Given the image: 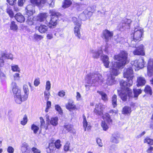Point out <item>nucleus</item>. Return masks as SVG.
Returning a JSON list of instances; mask_svg holds the SVG:
<instances>
[{
	"label": "nucleus",
	"instance_id": "f257e3e1",
	"mask_svg": "<svg viewBox=\"0 0 153 153\" xmlns=\"http://www.w3.org/2000/svg\"><path fill=\"white\" fill-rule=\"evenodd\" d=\"M13 87L12 91L14 94V100L15 102L19 104H21L22 101L26 100L27 98L29 89L28 86L24 85L23 86L24 94H22L21 91L15 82L12 83Z\"/></svg>",
	"mask_w": 153,
	"mask_h": 153
},
{
	"label": "nucleus",
	"instance_id": "f03ea898",
	"mask_svg": "<svg viewBox=\"0 0 153 153\" xmlns=\"http://www.w3.org/2000/svg\"><path fill=\"white\" fill-rule=\"evenodd\" d=\"M85 80L87 83L97 86L103 82L104 79L101 74L96 72L88 74Z\"/></svg>",
	"mask_w": 153,
	"mask_h": 153
},
{
	"label": "nucleus",
	"instance_id": "7ed1b4c3",
	"mask_svg": "<svg viewBox=\"0 0 153 153\" xmlns=\"http://www.w3.org/2000/svg\"><path fill=\"white\" fill-rule=\"evenodd\" d=\"M114 59L118 61L116 62L119 63L120 67L121 66L124 67L129 62L128 59V53L125 51H121L119 54L114 56Z\"/></svg>",
	"mask_w": 153,
	"mask_h": 153
},
{
	"label": "nucleus",
	"instance_id": "20e7f679",
	"mask_svg": "<svg viewBox=\"0 0 153 153\" xmlns=\"http://www.w3.org/2000/svg\"><path fill=\"white\" fill-rule=\"evenodd\" d=\"M143 29L140 27H135L134 33L133 34V40L131 42L130 46L132 47H136V45L135 42L137 41H140L141 40V37L143 33Z\"/></svg>",
	"mask_w": 153,
	"mask_h": 153
},
{
	"label": "nucleus",
	"instance_id": "39448f33",
	"mask_svg": "<svg viewBox=\"0 0 153 153\" xmlns=\"http://www.w3.org/2000/svg\"><path fill=\"white\" fill-rule=\"evenodd\" d=\"M119 63L115 61L112 62L110 65V73L108 74L115 77L118 76L120 73L119 69L122 68L124 67L123 66H119Z\"/></svg>",
	"mask_w": 153,
	"mask_h": 153
},
{
	"label": "nucleus",
	"instance_id": "423d86ee",
	"mask_svg": "<svg viewBox=\"0 0 153 153\" xmlns=\"http://www.w3.org/2000/svg\"><path fill=\"white\" fill-rule=\"evenodd\" d=\"M133 68L132 67H130L128 68H125L124 70L123 76L128 80L130 85H132L133 83L132 79L134 77Z\"/></svg>",
	"mask_w": 153,
	"mask_h": 153
},
{
	"label": "nucleus",
	"instance_id": "0eeeda50",
	"mask_svg": "<svg viewBox=\"0 0 153 153\" xmlns=\"http://www.w3.org/2000/svg\"><path fill=\"white\" fill-rule=\"evenodd\" d=\"M104 121H102L101 126L104 131H106L108 128V126L105 121H107L108 123H111L112 120L111 119L110 115L108 113L105 114L103 116Z\"/></svg>",
	"mask_w": 153,
	"mask_h": 153
},
{
	"label": "nucleus",
	"instance_id": "6e6552de",
	"mask_svg": "<svg viewBox=\"0 0 153 153\" xmlns=\"http://www.w3.org/2000/svg\"><path fill=\"white\" fill-rule=\"evenodd\" d=\"M127 82L121 80L120 82V86L121 87V90H126L127 91H128V95L129 96H131L132 92L131 90L129 89L128 87H130L132 85H130L129 84L128 80L127 79Z\"/></svg>",
	"mask_w": 153,
	"mask_h": 153
},
{
	"label": "nucleus",
	"instance_id": "1a4fd4ad",
	"mask_svg": "<svg viewBox=\"0 0 153 153\" xmlns=\"http://www.w3.org/2000/svg\"><path fill=\"white\" fill-rule=\"evenodd\" d=\"M132 67L135 68L134 67L137 68L138 70L139 68H142L144 67V61L143 58L139 59L138 60L133 61L131 62Z\"/></svg>",
	"mask_w": 153,
	"mask_h": 153
},
{
	"label": "nucleus",
	"instance_id": "9d476101",
	"mask_svg": "<svg viewBox=\"0 0 153 153\" xmlns=\"http://www.w3.org/2000/svg\"><path fill=\"white\" fill-rule=\"evenodd\" d=\"M102 48L101 47L98 49L94 50L93 49H91L90 50V52L92 54V57L94 58L97 59L101 55L102 53Z\"/></svg>",
	"mask_w": 153,
	"mask_h": 153
},
{
	"label": "nucleus",
	"instance_id": "9b49d317",
	"mask_svg": "<svg viewBox=\"0 0 153 153\" xmlns=\"http://www.w3.org/2000/svg\"><path fill=\"white\" fill-rule=\"evenodd\" d=\"M105 108V106L99 103L96 105L94 112L96 114L101 116L103 114V110Z\"/></svg>",
	"mask_w": 153,
	"mask_h": 153
},
{
	"label": "nucleus",
	"instance_id": "f8f14e48",
	"mask_svg": "<svg viewBox=\"0 0 153 153\" xmlns=\"http://www.w3.org/2000/svg\"><path fill=\"white\" fill-rule=\"evenodd\" d=\"M58 18L57 16H55L53 17H51L50 20L46 19L45 23L48 24L49 27L51 28L52 26H55L57 24Z\"/></svg>",
	"mask_w": 153,
	"mask_h": 153
},
{
	"label": "nucleus",
	"instance_id": "ddd939ff",
	"mask_svg": "<svg viewBox=\"0 0 153 153\" xmlns=\"http://www.w3.org/2000/svg\"><path fill=\"white\" fill-rule=\"evenodd\" d=\"M128 91L126 90H121L118 91V93L121 99L123 101H126L128 96L129 98L133 96L132 94H131V96H129L128 95Z\"/></svg>",
	"mask_w": 153,
	"mask_h": 153
},
{
	"label": "nucleus",
	"instance_id": "4468645a",
	"mask_svg": "<svg viewBox=\"0 0 153 153\" xmlns=\"http://www.w3.org/2000/svg\"><path fill=\"white\" fill-rule=\"evenodd\" d=\"M147 75L149 76H153V60L149 59L147 66Z\"/></svg>",
	"mask_w": 153,
	"mask_h": 153
},
{
	"label": "nucleus",
	"instance_id": "2eb2a0df",
	"mask_svg": "<svg viewBox=\"0 0 153 153\" xmlns=\"http://www.w3.org/2000/svg\"><path fill=\"white\" fill-rule=\"evenodd\" d=\"M133 53L134 55H145V52L144 51L143 45H141L137 47L136 49L133 52Z\"/></svg>",
	"mask_w": 153,
	"mask_h": 153
},
{
	"label": "nucleus",
	"instance_id": "dca6fc26",
	"mask_svg": "<svg viewBox=\"0 0 153 153\" xmlns=\"http://www.w3.org/2000/svg\"><path fill=\"white\" fill-rule=\"evenodd\" d=\"M65 106L66 108L70 111L74 110L76 108L73 101L71 99L68 100V103Z\"/></svg>",
	"mask_w": 153,
	"mask_h": 153
},
{
	"label": "nucleus",
	"instance_id": "f3484780",
	"mask_svg": "<svg viewBox=\"0 0 153 153\" xmlns=\"http://www.w3.org/2000/svg\"><path fill=\"white\" fill-rule=\"evenodd\" d=\"M120 134L117 132L114 133L112 135L111 141L115 143H118L119 142Z\"/></svg>",
	"mask_w": 153,
	"mask_h": 153
},
{
	"label": "nucleus",
	"instance_id": "a211bd4d",
	"mask_svg": "<svg viewBox=\"0 0 153 153\" xmlns=\"http://www.w3.org/2000/svg\"><path fill=\"white\" fill-rule=\"evenodd\" d=\"M115 77L109 74L107 75V78L106 83L108 85H111L115 84L116 83Z\"/></svg>",
	"mask_w": 153,
	"mask_h": 153
},
{
	"label": "nucleus",
	"instance_id": "6ab92c4d",
	"mask_svg": "<svg viewBox=\"0 0 153 153\" xmlns=\"http://www.w3.org/2000/svg\"><path fill=\"white\" fill-rule=\"evenodd\" d=\"M25 10L27 14L29 16L32 15L35 12L34 7L31 4L27 5L26 8Z\"/></svg>",
	"mask_w": 153,
	"mask_h": 153
},
{
	"label": "nucleus",
	"instance_id": "aec40b11",
	"mask_svg": "<svg viewBox=\"0 0 153 153\" xmlns=\"http://www.w3.org/2000/svg\"><path fill=\"white\" fill-rule=\"evenodd\" d=\"M48 16V14L46 13H41L38 15L37 17V20L40 22H44L46 20Z\"/></svg>",
	"mask_w": 153,
	"mask_h": 153
},
{
	"label": "nucleus",
	"instance_id": "412c9836",
	"mask_svg": "<svg viewBox=\"0 0 153 153\" xmlns=\"http://www.w3.org/2000/svg\"><path fill=\"white\" fill-rule=\"evenodd\" d=\"M113 35V33L107 30L103 31V36L106 42L108 41L110 39Z\"/></svg>",
	"mask_w": 153,
	"mask_h": 153
},
{
	"label": "nucleus",
	"instance_id": "4be33fe9",
	"mask_svg": "<svg viewBox=\"0 0 153 153\" xmlns=\"http://www.w3.org/2000/svg\"><path fill=\"white\" fill-rule=\"evenodd\" d=\"M36 29L38 30L40 33H43L48 31V28L47 26L42 24L41 25L39 26L36 27Z\"/></svg>",
	"mask_w": 153,
	"mask_h": 153
},
{
	"label": "nucleus",
	"instance_id": "5701e85b",
	"mask_svg": "<svg viewBox=\"0 0 153 153\" xmlns=\"http://www.w3.org/2000/svg\"><path fill=\"white\" fill-rule=\"evenodd\" d=\"M81 24L80 23V22L78 23L77 25L74 28V31L75 35L77 37L80 39L81 38V34L80 32V29L81 26Z\"/></svg>",
	"mask_w": 153,
	"mask_h": 153
},
{
	"label": "nucleus",
	"instance_id": "b1692460",
	"mask_svg": "<svg viewBox=\"0 0 153 153\" xmlns=\"http://www.w3.org/2000/svg\"><path fill=\"white\" fill-rule=\"evenodd\" d=\"M14 17L17 21L20 23L23 22L25 21L24 16L20 13H16Z\"/></svg>",
	"mask_w": 153,
	"mask_h": 153
},
{
	"label": "nucleus",
	"instance_id": "393cba45",
	"mask_svg": "<svg viewBox=\"0 0 153 153\" xmlns=\"http://www.w3.org/2000/svg\"><path fill=\"white\" fill-rule=\"evenodd\" d=\"M101 59L103 62L104 65L106 68H109L110 62L108 61L109 58L107 56L104 55L101 56Z\"/></svg>",
	"mask_w": 153,
	"mask_h": 153
},
{
	"label": "nucleus",
	"instance_id": "a878e982",
	"mask_svg": "<svg viewBox=\"0 0 153 153\" xmlns=\"http://www.w3.org/2000/svg\"><path fill=\"white\" fill-rule=\"evenodd\" d=\"M137 83L138 87L144 85L146 83V80L143 77H138L137 79Z\"/></svg>",
	"mask_w": 153,
	"mask_h": 153
},
{
	"label": "nucleus",
	"instance_id": "bb28decb",
	"mask_svg": "<svg viewBox=\"0 0 153 153\" xmlns=\"http://www.w3.org/2000/svg\"><path fill=\"white\" fill-rule=\"evenodd\" d=\"M46 0H30L31 3L33 4L41 6L44 4Z\"/></svg>",
	"mask_w": 153,
	"mask_h": 153
},
{
	"label": "nucleus",
	"instance_id": "cd10ccee",
	"mask_svg": "<svg viewBox=\"0 0 153 153\" xmlns=\"http://www.w3.org/2000/svg\"><path fill=\"white\" fill-rule=\"evenodd\" d=\"M131 112V108L128 106H126L123 109L122 113L123 114L128 115L130 114Z\"/></svg>",
	"mask_w": 153,
	"mask_h": 153
},
{
	"label": "nucleus",
	"instance_id": "c85d7f7f",
	"mask_svg": "<svg viewBox=\"0 0 153 153\" xmlns=\"http://www.w3.org/2000/svg\"><path fill=\"white\" fill-rule=\"evenodd\" d=\"M32 40L34 42L38 41L43 38V37L41 35L34 34L32 36Z\"/></svg>",
	"mask_w": 153,
	"mask_h": 153
},
{
	"label": "nucleus",
	"instance_id": "c756f323",
	"mask_svg": "<svg viewBox=\"0 0 153 153\" xmlns=\"http://www.w3.org/2000/svg\"><path fill=\"white\" fill-rule=\"evenodd\" d=\"M72 4V2L70 0H65L63 2L62 7L66 8L69 7Z\"/></svg>",
	"mask_w": 153,
	"mask_h": 153
},
{
	"label": "nucleus",
	"instance_id": "7c9ffc66",
	"mask_svg": "<svg viewBox=\"0 0 153 153\" xmlns=\"http://www.w3.org/2000/svg\"><path fill=\"white\" fill-rule=\"evenodd\" d=\"M58 120L57 117H52L51 118L50 121V124H51L53 126H56L58 124Z\"/></svg>",
	"mask_w": 153,
	"mask_h": 153
},
{
	"label": "nucleus",
	"instance_id": "2f4dec72",
	"mask_svg": "<svg viewBox=\"0 0 153 153\" xmlns=\"http://www.w3.org/2000/svg\"><path fill=\"white\" fill-rule=\"evenodd\" d=\"M7 13L9 15L10 17L12 18L14 17V13L13 12L12 8L11 7H8L6 10Z\"/></svg>",
	"mask_w": 153,
	"mask_h": 153
},
{
	"label": "nucleus",
	"instance_id": "473e14b6",
	"mask_svg": "<svg viewBox=\"0 0 153 153\" xmlns=\"http://www.w3.org/2000/svg\"><path fill=\"white\" fill-rule=\"evenodd\" d=\"M18 28L15 22L13 21H11L10 25V29L13 31H16Z\"/></svg>",
	"mask_w": 153,
	"mask_h": 153
},
{
	"label": "nucleus",
	"instance_id": "72a5a7b5",
	"mask_svg": "<svg viewBox=\"0 0 153 153\" xmlns=\"http://www.w3.org/2000/svg\"><path fill=\"white\" fill-rule=\"evenodd\" d=\"M83 126L84 128L85 131H86V128L87 127V129L88 130L90 129V127L89 126L88 127V122L86 120V117H85V116L83 115Z\"/></svg>",
	"mask_w": 153,
	"mask_h": 153
},
{
	"label": "nucleus",
	"instance_id": "f704fd0d",
	"mask_svg": "<svg viewBox=\"0 0 153 153\" xmlns=\"http://www.w3.org/2000/svg\"><path fill=\"white\" fill-rule=\"evenodd\" d=\"M49 13L51 14V15L52 17L56 16L58 17L60 15L59 13L56 12L54 9L50 10H49Z\"/></svg>",
	"mask_w": 153,
	"mask_h": 153
},
{
	"label": "nucleus",
	"instance_id": "c9c22d12",
	"mask_svg": "<svg viewBox=\"0 0 153 153\" xmlns=\"http://www.w3.org/2000/svg\"><path fill=\"white\" fill-rule=\"evenodd\" d=\"M97 92L99 93L101 96L102 99L104 101H106L108 100V97L105 93L102 91H97Z\"/></svg>",
	"mask_w": 153,
	"mask_h": 153
},
{
	"label": "nucleus",
	"instance_id": "e433bc0d",
	"mask_svg": "<svg viewBox=\"0 0 153 153\" xmlns=\"http://www.w3.org/2000/svg\"><path fill=\"white\" fill-rule=\"evenodd\" d=\"M40 127L41 128H45L46 130L48 128V126H46L45 125V121L42 117H40Z\"/></svg>",
	"mask_w": 153,
	"mask_h": 153
},
{
	"label": "nucleus",
	"instance_id": "4c0bfd02",
	"mask_svg": "<svg viewBox=\"0 0 153 153\" xmlns=\"http://www.w3.org/2000/svg\"><path fill=\"white\" fill-rule=\"evenodd\" d=\"M11 70L13 71L20 72V69L18 66L17 65H13L11 66Z\"/></svg>",
	"mask_w": 153,
	"mask_h": 153
},
{
	"label": "nucleus",
	"instance_id": "58836bf2",
	"mask_svg": "<svg viewBox=\"0 0 153 153\" xmlns=\"http://www.w3.org/2000/svg\"><path fill=\"white\" fill-rule=\"evenodd\" d=\"M117 96L116 95H114L112 98V103L113 107L115 108L117 106Z\"/></svg>",
	"mask_w": 153,
	"mask_h": 153
},
{
	"label": "nucleus",
	"instance_id": "ea45409f",
	"mask_svg": "<svg viewBox=\"0 0 153 153\" xmlns=\"http://www.w3.org/2000/svg\"><path fill=\"white\" fill-rule=\"evenodd\" d=\"M145 92L147 94H149L150 95L152 94V90L151 87L149 85L146 86L144 90Z\"/></svg>",
	"mask_w": 153,
	"mask_h": 153
},
{
	"label": "nucleus",
	"instance_id": "a19ab883",
	"mask_svg": "<svg viewBox=\"0 0 153 153\" xmlns=\"http://www.w3.org/2000/svg\"><path fill=\"white\" fill-rule=\"evenodd\" d=\"M28 146V144L26 143H24L22 144L21 148V150L22 153H25L27 150V147Z\"/></svg>",
	"mask_w": 153,
	"mask_h": 153
},
{
	"label": "nucleus",
	"instance_id": "79ce46f5",
	"mask_svg": "<svg viewBox=\"0 0 153 153\" xmlns=\"http://www.w3.org/2000/svg\"><path fill=\"white\" fill-rule=\"evenodd\" d=\"M1 56V57H2V58H4L6 59H9L12 60L13 58V55L11 54L2 53V54Z\"/></svg>",
	"mask_w": 153,
	"mask_h": 153
},
{
	"label": "nucleus",
	"instance_id": "37998d69",
	"mask_svg": "<svg viewBox=\"0 0 153 153\" xmlns=\"http://www.w3.org/2000/svg\"><path fill=\"white\" fill-rule=\"evenodd\" d=\"M31 128L34 134H36L39 129V127L34 124H33L31 125Z\"/></svg>",
	"mask_w": 153,
	"mask_h": 153
},
{
	"label": "nucleus",
	"instance_id": "c03bdc74",
	"mask_svg": "<svg viewBox=\"0 0 153 153\" xmlns=\"http://www.w3.org/2000/svg\"><path fill=\"white\" fill-rule=\"evenodd\" d=\"M56 110L58 111L59 114L62 115L63 113V111L60 106L58 105H56L55 106Z\"/></svg>",
	"mask_w": 153,
	"mask_h": 153
},
{
	"label": "nucleus",
	"instance_id": "a18cd8bd",
	"mask_svg": "<svg viewBox=\"0 0 153 153\" xmlns=\"http://www.w3.org/2000/svg\"><path fill=\"white\" fill-rule=\"evenodd\" d=\"M134 94V97H137L138 95L141 93L142 91L140 89H133Z\"/></svg>",
	"mask_w": 153,
	"mask_h": 153
},
{
	"label": "nucleus",
	"instance_id": "49530a36",
	"mask_svg": "<svg viewBox=\"0 0 153 153\" xmlns=\"http://www.w3.org/2000/svg\"><path fill=\"white\" fill-rule=\"evenodd\" d=\"M144 143H146L150 145H153V140L148 137L146 138L144 140Z\"/></svg>",
	"mask_w": 153,
	"mask_h": 153
},
{
	"label": "nucleus",
	"instance_id": "de8ad7c7",
	"mask_svg": "<svg viewBox=\"0 0 153 153\" xmlns=\"http://www.w3.org/2000/svg\"><path fill=\"white\" fill-rule=\"evenodd\" d=\"M65 128L68 131L71 132L73 130V126L71 124L65 126Z\"/></svg>",
	"mask_w": 153,
	"mask_h": 153
},
{
	"label": "nucleus",
	"instance_id": "09e8293b",
	"mask_svg": "<svg viewBox=\"0 0 153 153\" xmlns=\"http://www.w3.org/2000/svg\"><path fill=\"white\" fill-rule=\"evenodd\" d=\"M123 22L124 24V25L125 26H126L128 25V26H129V24L131 22V21L130 19H125L122 21Z\"/></svg>",
	"mask_w": 153,
	"mask_h": 153
},
{
	"label": "nucleus",
	"instance_id": "8fccbe9b",
	"mask_svg": "<svg viewBox=\"0 0 153 153\" xmlns=\"http://www.w3.org/2000/svg\"><path fill=\"white\" fill-rule=\"evenodd\" d=\"M0 78L1 82H3L6 79V76L4 74L3 72L0 73Z\"/></svg>",
	"mask_w": 153,
	"mask_h": 153
},
{
	"label": "nucleus",
	"instance_id": "3c124183",
	"mask_svg": "<svg viewBox=\"0 0 153 153\" xmlns=\"http://www.w3.org/2000/svg\"><path fill=\"white\" fill-rule=\"evenodd\" d=\"M50 93L49 91L46 90L44 92V97L45 100L48 101L49 98Z\"/></svg>",
	"mask_w": 153,
	"mask_h": 153
},
{
	"label": "nucleus",
	"instance_id": "603ef678",
	"mask_svg": "<svg viewBox=\"0 0 153 153\" xmlns=\"http://www.w3.org/2000/svg\"><path fill=\"white\" fill-rule=\"evenodd\" d=\"M20 74L18 73H16L13 74V77L14 81H17L19 80L20 78Z\"/></svg>",
	"mask_w": 153,
	"mask_h": 153
},
{
	"label": "nucleus",
	"instance_id": "864d4df0",
	"mask_svg": "<svg viewBox=\"0 0 153 153\" xmlns=\"http://www.w3.org/2000/svg\"><path fill=\"white\" fill-rule=\"evenodd\" d=\"M124 24L123 23L122 21V22H120L118 25L117 27V29L120 30H121L123 29L125 27Z\"/></svg>",
	"mask_w": 153,
	"mask_h": 153
},
{
	"label": "nucleus",
	"instance_id": "5fc2aeb1",
	"mask_svg": "<svg viewBox=\"0 0 153 153\" xmlns=\"http://www.w3.org/2000/svg\"><path fill=\"white\" fill-rule=\"evenodd\" d=\"M27 116L26 115H25L22 120L21 121V123L22 125H25L27 123Z\"/></svg>",
	"mask_w": 153,
	"mask_h": 153
},
{
	"label": "nucleus",
	"instance_id": "6e6d98bb",
	"mask_svg": "<svg viewBox=\"0 0 153 153\" xmlns=\"http://www.w3.org/2000/svg\"><path fill=\"white\" fill-rule=\"evenodd\" d=\"M60 141L58 140H57L55 143H54L55 146L57 149L59 148L61 146V144H60Z\"/></svg>",
	"mask_w": 153,
	"mask_h": 153
},
{
	"label": "nucleus",
	"instance_id": "4d7b16f0",
	"mask_svg": "<svg viewBox=\"0 0 153 153\" xmlns=\"http://www.w3.org/2000/svg\"><path fill=\"white\" fill-rule=\"evenodd\" d=\"M45 87L46 90L49 91L50 89L51 88V84L50 81H47L46 82Z\"/></svg>",
	"mask_w": 153,
	"mask_h": 153
},
{
	"label": "nucleus",
	"instance_id": "13d9d810",
	"mask_svg": "<svg viewBox=\"0 0 153 153\" xmlns=\"http://www.w3.org/2000/svg\"><path fill=\"white\" fill-rule=\"evenodd\" d=\"M26 22L28 24L30 25H33L34 23L33 18L31 17H28V19L26 21Z\"/></svg>",
	"mask_w": 153,
	"mask_h": 153
},
{
	"label": "nucleus",
	"instance_id": "bf43d9fd",
	"mask_svg": "<svg viewBox=\"0 0 153 153\" xmlns=\"http://www.w3.org/2000/svg\"><path fill=\"white\" fill-rule=\"evenodd\" d=\"M72 20L74 24L76 26L77 25L78 23V22H80V24L81 23V21L79 19H77L75 17H73L72 18Z\"/></svg>",
	"mask_w": 153,
	"mask_h": 153
},
{
	"label": "nucleus",
	"instance_id": "052dcab7",
	"mask_svg": "<svg viewBox=\"0 0 153 153\" xmlns=\"http://www.w3.org/2000/svg\"><path fill=\"white\" fill-rule=\"evenodd\" d=\"M40 79L37 78L35 79L34 82V85L36 87L37 86L40 84Z\"/></svg>",
	"mask_w": 153,
	"mask_h": 153
},
{
	"label": "nucleus",
	"instance_id": "680f3d73",
	"mask_svg": "<svg viewBox=\"0 0 153 153\" xmlns=\"http://www.w3.org/2000/svg\"><path fill=\"white\" fill-rule=\"evenodd\" d=\"M70 144V143L69 142H66L64 147V150L65 151H68L69 148Z\"/></svg>",
	"mask_w": 153,
	"mask_h": 153
},
{
	"label": "nucleus",
	"instance_id": "e2e57ef3",
	"mask_svg": "<svg viewBox=\"0 0 153 153\" xmlns=\"http://www.w3.org/2000/svg\"><path fill=\"white\" fill-rule=\"evenodd\" d=\"M32 150L33 153H40L41 151L39 149L35 147H33L32 149Z\"/></svg>",
	"mask_w": 153,
	"mask_h": 153
},
{
	"label": "nucleus",
	"instance_id": "0e129e2a",
	"mask_svg": "<svg viewBox=\"0 0 153 153\" xmlns=\"http://www.w3.org/2000/svg\"><path fill=\"white\" fill-rule=\"evenodd\" d=\"M7 151L9 153H13L14 151V149L12 146H9L7 149Z\"/></svg>",
	"mask_w": 153,
	"mask_h": 153
},
{
	"label": "nucleus",
	"instance_id": "69168bd1",
	"mask_svg": "<svg viewBox=\"0 0 153 153\" xmlns=\"http://www.w3.org/2000/svg\"><path fill=\"white\" fill-rule=\"evenodd\" d=\"M51 149H52V150H53L55 149L54 144V143H51L49 144V147Z\"/></svg>",
	"mask_w": 153,
	"mask_h": 153
},
{
	"label": "nucleus",
	"instance_id": "338daca9",
	"mask_svg": "<svg viewBox=\"0 0 153 153\" xmlns=\"http://www.w3.org/2000/svg\"><path fill=\"white\" fill-rule=\"evenodd\" d=\"M48 4H49V6L51 7H53L54 5V2L51 0H47Z\"/></svg>",
	"mask_w": 153,
	"mask_h": 153
},
{
	"label": "nucleus",
	"instance_id": "774afa93",
	"mask_svg": "<svg viewBox=\"0 0 153 153\" xmlns=\"http://www.w3.org/2000/svg\"><path fill=\"white\" fill-rule=\"evenodd\" d=\"M7 1L10 5H13L16 3V0H7Z\"/></svg>",
	"mask_w": 153,
	"mask_h": 153
}]
</instances>
